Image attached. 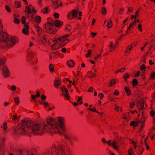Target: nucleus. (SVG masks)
Listing matches in <instances>:
<instances>
[{
  "mask_svg": "<svg viewBox=\"0 0 155 155\" xmlns=\"http://www.w3.org/2000/svg\"><path fill=\"white\" fill-rule=\"evenodd\" d=\"M75 64V63L72 60L67 61V64L68 66L70 67H74Z\"/></svg>",
  "mask_w": 155,
  "mask_h": 155,
  "instance_id": "18",
  "label": "nucleus"
},
{
  "mask_svg": "<svg viewBox=\"0 0 155 155\" xmlns=\"http://www.w3.org/2000/svg\"><path fill=\"white\" fill-rule=\"evenodd\" d=\"M5 9L8 12H11V9L9 6L8 5H6L5 6Z\"/></svg>",
  "mask_w": 155,
  "mask_h": 155,
  "instance_id": "50",
  "label": "nucleus"
},
{
  "mask_svg": "<svg viewBox=\"0 0 155 155\" xmlns=\"http://www.w3.org/2000/svg\"><path fill=\"white\" fill-rule=\"evenodd\" d=\"M35 54L34 52L31 51H29L27 53L28 61H31L32 64H34L38 62V59L36 57H34Z\"/></svg>",
  "mask_w": 155,
  "mask_h": 155,
  "instance_id": "7",
  "label": "nucleus"
},
{
  "mask_svg": "<svg viewBox=\"0 0 155 155\" xmlns=\"http://www.w3.org/2000/svg\"><path fill=\"white\" fill-rule=\"evenodd\" d=\"M124 89L125 92L129 96L131 95V93L129 88L126 87H125Z\"/></svg>",
  "mask_w": 155,
  "mask_h": 155,
  "instance_id": "27",
  "label": "nucleus"
},
{
  "mask_svg": "<svg viewBox=\"0 0 155 155\" xmlns=\"http://www.w3.org/2000/svg\"><path fill=\"white\" fill-rule=\"evenodd\" d=\"M61 83V80H58L55 81L54 82V85L55 87H57Z\"/></svg>",
  "mask_w": 155,
  "mask_h": 155,
  "instance_id": "22",
  "label": "nucleus"
},
{
  "mask_svg": "<svg viewBox=\"0 0 155 155\" xmlns=\"http://www.w3.org/2000/svg\"><path fill=\"white\" fill-rule=\"evenodd\" d=\"M2 27L3 25L1 21L0 20V35H1V34H3L4 33L2 32Z\"/></svg>",
  "mask_w": 155,
  "mask_h": 155,
  "instance_id": "46",
  "label": "nucleus"
},
{
  "mask_svg": "<svg viewBox=\"0 0 155 155\" xmlns=\"http://www.w3.org/2000/svg\"><path fill=\"white\" fill-rule=\"evenodd\" d=\"M5 61L4 58L0 59V65H3L5 62Z\"/></svg>",
  "mask_w": 155,
  "mask_h": 155,
  "instance_id": "42",
  "label": "nucleus"
},
{
  "mask_svg": "<svg viewBox=\"0 0 155 155\" xmlns=\"http://www.w3.org/2000/svg\"><path fill=\"white\" fill-rule=\"evenodd\" d=\"M87 110H91V111H93V112H96V113L100 114H103V113H100V112L98 111L96 109H94L93 108H88Z\"/></svg>",
  "mask_w": 155,
  "mask_h": 155,
  "instance_id": "40",
  "label": "nucleus"
},
{
  "mask_svg": "<svg viewBox=\"0 0 155 155\" xmlns=\"http://www.w3.org/2000/svg\"><path fill=\"white\" fill-rule=\"evenodd\" d=\"M71 13L72 15L73 16L72 18H76L77 17V12L76 10L75 9L73 10L71 12Z\"/></svg>",
  "mask_w": 155,
  "mask_h": 155,
  "instance_id": "23",
  "label": "nucleus"
},
{
  "mask_svg": "<svg viewBox=\"0 0 155 155\" xmlns=\"http://www.w3.org/2000/svg\"><path fill=\"white\" fill-rule=\"evenodd\" d=\"M133 152V150L132 148H130L128 150V155H132Z\"/></svg>",
  "mask_w": 155,
  "mask_h": 155,
  "instance_id": "44",
  "label": "nucleus"
},
{
  "mask_svg": "<svg viewBox=\"0 0 155 155\" xmlns=\"http://www.w3.org/2000/svg\"><path fill=\"white\" fill-rule=\"evenodd\" d=\"M104 95L103 93H100L98 94V97L100 99L102 100L104 97Z\"/></svg>",
  "mask_w": 155,
  "mask_h": 155,
  "instance_id": "56",
  "label": "nucleus"
},
{
  "mask_svg": "<svg viewBox=\"0 0 155 155\" xmlns=\"http://www.w3.org/2000/svg\"><path fill=\"white\" fill-rule=\"evenodd\" d=\"M58 1H56L54 2L53 7L54 9H56L59 8Z\"/></svg>",
  "mask_w": 155,
  "mask_h": 155,
  "instance_id": "19",
  "label": "nucleus"
},
{
  "mask_svg": "<svg viewBox=\"0 0 155 155\" xmlns=\"http://www.w3.org/2000/svg\"><path fill=\"white\" fill-rule=\"evenodd\" d=\"M146 68V66L144 64H143L140 67V71L144 70Z\"/></svg>",
  "mask_w": 155,
  "mask_h": 155,
  "instance_id": "48",
  "label": "nucleus"
},
{
  "mask_svg": "<svg viewBox=\"0 0 155 155\" xmlns=\"http://www.w3.org/2000/svg\"><path fill=\"white\" fill-rule=\"evenodd\" d=\"M116 83V81L114 79H113L110 81V83L108 85L109 87H111L113 85H114Z\"/></svg>",
  "mask_w": 155,
  "mask_h": 155,
  "instance_id": "32",
  "label": "nucleus"
},
{
  "mask_svg": "<svg viewBox=\"0 0 155 155\" xmlns=\"http://www.w3.org/2000/svg\"><path fill=\"white\" fill-rule=\"evenodd\" d=\"M66 29L68 31H70L72 29V27L70 24H68L66 26Z\"/></svg>",
  "mask_w": 155,
  "mask_h": 155,
  "instance_id": "41",
  "label": "nucleus"
},
{
  "mask_svg": "<svg viewBox=\"0 0 155 155\" xmlns=\"http://www.w3.org/2000/svg\"><path fill=\"white\" fill-rule=\"evenodd\" d=\"M61 90L62 91V92L63 93H65V94H67V93H68V90L65 87H64V88H62Z\"/></svg>",
  "mask_w": 155,
  "mask_h": 155,
  "instance_id": "47",
  "label": "nucleus"
},
{
  "mask_svg": "<svg viewBox=\"0 0 155 155\" xmlns=\"http://www.w3.org/2000/svg\"><path fill=\"white\" fill-rule=\"evenodd\" d=\"M41 12H42L44 14H47L48 13V9L47 7H45V8L41 9Z\"/></svg>",
  "mask_w": 155,
  "mask_h": 155,
  "instance_id": "29",
  "label": "nucleus"
},
{
  "mask_svg": "<svg viewBox=\"0 0 155 155\" xmlns=\"http://www.w3.org/2000/svg\"><path fill=\"white\" fill-rule=\"evenodd\" d=\"M106 9L104 7H102L101 10V13L103 15H105L106 14Z\"/></svg>",
  "mask_w": 155,
  "mask_h": 155,
  "instance_id": "37",
  "label": "nucleus"
},
{
  "mask_svg": "<svg viewBox=\"0 0 155 155\" xmlns=\"http://www.w3.org/2000/svg\"><path fill=\"white\" fill-rule=\"evenodd\" d=\"M36 11L35 9V8H34L32 7V12L29 13H27L28 15H27V17L28 18L30 21H31L33 20V17L34 15L36 13Z\"/></svg>",
  "mask_w": 155,
  "mask_h": 155,
  "instance_id": "14",
  "label": "nucleus"
},
{
  "mask_svg": "<svg viewBox=\"0 0 155 155\" xmlns=\"http://www.w3.org/2000/svg\"><path fill=\"white\" fill-rule=\"evenodd\" d=\"M133 44H131L128 45L126 48L125 52L124 53V55L125 56L127 55L130 51L134 48Z\"/></svg>",
  "mask_w": 155,
  "mask_h": 155,
  "instance_id": "13",
  "label": "nucleus"
},
{
  "mask_svg": "<svg viewBox=\"0 0 155 155\" xmlns=\"http://www.w3.org/2000/svg\"><path fill=\"white\" fill-rule=\"evenodd\" d=\"M64 95L65 96V97L66 99L67 100H69L70 99V97L69 96L68 93L65 94H64Z\"/></svg>",
  "mask_w": 155,
  "mask_h": 155,
  "instance_id": "63",
  "label": "nucleus"
},
{
  "mask_svg": "<svg viewBox=\"0 0 155 155\" xmlns=\"http://www.w3.org/2000/svg\"><path fill=\"white\" fill-rule=\"evenodd\" d=\"M65 138L68 140L72 145H73V141H77L78 140V138L76 136L72 135L70 137L68 134H64Z\"/></svg>",
  "mask_w": 155,
  "mask_h": 155,
  "instance_id": "8",
  "label": "nucleus"
},
{
  "mask_svg": "<svg viewBox=\"0 0 155 155\" xmlns=\"http://www.w3.org/2000/svg\"><path fill=\"white\" fill-rule=\"evenodd\" d=\"M2 72L3 76L5 77H8L10 75V72L7 67L4 66L2 70Z\"/></svg>",
  "mask_w": 155,
  "mask_h": 155,
  "instance_id": "10",
  "label": "nucleus"
},
{
  "mask_svg": "<svg viewBox=\"0 0 155 155\" xmlns=\"http://www.w3.org/2000/svg\"><path fill=\"white\" fill-rule=\"evenodd\" d=\"M44 123L41 124L35 123L32 121H27L24 120L21 122V125L20 128L18 129V132L21 134H27L28 132H32L37 135H41L45 131L50 133V129Z\"/></svg>",
  "mask_w": 155,
  "mask_h": 155,
  "instance_id": "1",
  "label": "nucleus"
},
{
  "mask_svg": "<svg viewBox=\"0 0 155 155\" xmlns=\"http://www.w3.org/2000/svg\"><path fill=\"white\" fill-rule=\"evenodd\" d=\"M69 34H67L62 37L58 38L57 41H60L62 42V44H63L62 45L64 46V45L66 44L68 41V40L65 39L69 37Z\"/></svg>",
  "mask_w": 155,
  "mask_h": 155,
  "instance_id": "9",
  "label": "nucleus"
},
{
  "mask_svg": "<svg viewBox=\"0 0 155 155\" xmlns=\"http://www.w3.org/2000/svg\"><path fill=\"white\" fill-rule=\"evenodd\" d=\"M45 29L46 31L51 34H55L57 32V30L53 24L50 22L45 24Z\"/></svg>",
  "mask_w": 155,
  "mask_h": 155,
  "instance_id": "6",
  "label": "nucleus"
},
{
  "mask_svg": "<svg viewBox=\"0 0 155 155\" xmlns=\"http://www.w3.org/2000/svg\"><path fill=\"white\" fill-rule=\"evenodd\" d=\"M91 50H89L87 51V54L86 55V57L87 58L88 57L90 56L91 54Z\"/></svg>",
  "mask_w": 155,
  "mask_h": 155,
  "instance_id": "58",
  "label": "nucleus"
},
{
  "mask_svg": "<svg viewBox=\"0 0 155 155\" xmlns=\"http://www.w3.org/2000/svg\"><path fill=\"white\" fill-rule=\"evenodd\" d=\"M130 76V75L128 73H126V74L125 75H124L123 76V78L124 79L125 81H127L126 79L127 78H128Z\"/></svg>",
  "mask_w": 155,
  "mask_h": 155,
  "instance_id": "38",
  "label": "nucleus"
},
{
  "mask_svg": "<svg viewBox=\"0 0 155 155\" xmlns=\"http://www.w3.org/2000/svg\"><path fill=\"white\" fill-rule=\"evenodd\" d=\"M71 12H69L67 15V17L69 19H71V18H72V17H71Z\"/></svg>",
  "mask_w": 155,
  "mask_h": 155,
  "instance_id": "60",
  "label": "nucleus"
},
{
  "mask_svg": "<svg viewBox=\"0 0 155 155\" xmlns=\"http://www.w3.org/2000/svg\"><path fill=\"white\" fill-rule=\"evenodd\" d=\"M45 29L46 31L51 34H55L57 32V30L53 24L50 22L45 24Z\"/></svg>",
  "mask_w": 155,
  "mask_h": 155,
  "instance_id": "5",
  "label": "nucleus"
},
{
  "mask_svg": "<svg viewBox=\"0 0 155 155\" xmlns=\"http://www.w3.org/2000/svg\"><path fill=\"white\" fill-rule=\"evenodd\" d=\"M63 25V23L62 21H61L59 20H56L54 23V26L58 27L61 26H62Z\"/></svg>",
  "mask_w": 155,
  "mask_h": 155,
  "instance_id": "16",
  "label": "nucleus"
},
{
  "mask_svg": "<svg viewBox=\"0 0 155 155\" xmlns=\"http://www.w3.org/2000/svg\"><path fill=\"white\" fill-rule=\"evenodd\" d=\"M140 73V72L139 71H137V73L135 74L134 76L135 77H138Z\"/></svg>",
  "mask_w": 155,
  "mask_h": 155,
  "instance_id": "61",
  "label": "nucleus"
},
{
  "mask_svg": "<svg viewBox=\"0 0 155 155\" xmlns=\"http://www.w3.org/2000/svg\"><path fill=\"white\" fill-rule=\"evenodd\" d=\"M125 68H122L118 69L115 71L114 73L115 74H117L120 72H123L125 70Z\"/></svg>",
  "mask_w": 155,
  "mask_h": 155,
  "instance_id": "34",
  "label": "nucleus"
},
{
  "mask_svg": "<svg viewBox=\"0 0 155 155\" xmlns=\"http://www.w3.org/2000/svg\"><path fill=\"white\" fill-rule=\"evenodd\" d=\"M139 13L138 10L136 11L135 12V17H134V19H136L137 18H138L139 17Z\"/></svg>",
  "mask_w": 155,
  "mask_h": 155,
  "instance_id": "49",
  "label": "nucleus"
},
{
  "mask_svg": "<svg viewBox=\"0 0 155 155\" xmlns=\"http://www.w3.org/2000/svg\"><path fill=\"white\" fill-rule=\"evenodd\" d=\"M141 22L138 25V30H139V31L140 32H141L142 31V25H141Z\"/></svg>",
  "mask_w": 155,
  "mask_h": 155,
  "instance_id": "52",
  "label": "nucleus"
},
{
  "mask_svg": "<svg viewBox=\"0 0 155 155\" xmlns=\"http://www.w3.org/2000/svg\"><path fill=\"white\" fill-rule=\"evenodd\" d=\"M139 147H140V150H139V151L140 152V155L141 154H142V152H143V151L144 150V148L142 147V146H139Z\"/></svg>",
  "mask_w": 155,
  "mask_h": 155,
  "instance_id": "55",
  "label": "nucleus"
},
{
  "mask_svg": "<svg viewBox=\"0 0 155 155\" xmlns=\"http://www.w3.org/2000/svg\"><path fill=\"white\" fill-rule=\"evenodd\" d=\"M14 22L15 23L18 24L20 23V21L18 18H15L14 20Z\"/></svg>",
  "mask_w": 155,
  "mask_h": 155,
  "instance_id": "53",
  "label": "nucleus"
},
{
  "mask_svg": "<svg viewBox=\"0 0 155 155\" xmlns=\"http://www.w3.org/2000/svg\"><path fill=\"white\" fill-rule=\"evenodd\" d=\"M35 29L38 33H40L41 32L42 29L38 26H36Z\"/></svg>",
  "mask_w": 155,
  "mask_h": 155,
  "instance_id": "39",
  "label": "nucleus"
},
{
  "mask_svg": "<svg viewBox=\"0 0 155 155\" xmlns=\"http://www.w3.org/2000/svg\"><path fill=\"white\" fill-rule=\"evenodd\" d=\"M41 18L39 16H38L36 17L35 19V22H37L38 23H39L41 21Z\"/></svg>",
  "mask_w": 155,
  "mask_h": 155,
  "instance_id": "25",
  "label": "nucleus"
},
{
  "mask_svg": "<svg viewBox=\"0 0 155 155\" xmlns=\"http://www.w3.org/2000/svg\"><path fill=\"white\" fill-rule=\"evenodd\" d=\"M150 114L152 117L155 116V112L153 110H151L150 112Z\"/></svg>",
  "mask_w": 155,
  "mask_h": 155,
  "instance_id": "59",
  "label": "nucleus"
},
{
  "mask_svg": "<svg viewBox=\"0 0 155 155\" xmlns=\"http://www.w3.org/2000/svg\"><path fill=\"white\" fill-rule=\"evenodd\" d=\"M146 120V119L144 116H143L140 120L139 122L141 123V129H142L144 126L145 122Z\"/></svg>",
  "mask_w": 155,
  "mask_h": 155,
  "instance_id": "15",
  "label": "nucleus"
},
{
  "mask_svg": "<svg viewBox=\"0 0 155 155\" xmlns=\"http://www.w3.org/2000/svg\"><path fill=\"white\" fill-rule=\"evenodd\" d=\"M28 29L27 28H23L22 31V32L25 35H28L29 34Z\"/></svg>",
  "mask_w": 155,
  "mask_h": 155,
  "instance_id": "28",
  "label": "nucleus"
},
{
  "mask_svg": "<svg viewBox=\"0 0 155 155\" xmlns=\"http://www.w3.org/2000/svg\"><path fill=\"white\" fill-rule=\"evenodd\" d=\"M22 155H35L33 154H29L28 151L25 150H22Z\"/></svg>",
  "mask_w": 155,
  "mask_h": 155,
  "instance_id": "26",
  "label": "nucleus"
},
{
  "mask_svg": "<svg viewBox=\"0 0 155 155\" xmlns=\"http://www.w3.org/2000/svg\"><path fill=\"white\" fill-rule=\"evenodd\" d=\"M150 78L153 80L155 78V72L152 71L150 74Z\"/></svg>",
  "mask_w": 155,
  "mask_h": 155,
  "instance_id": "36",
  "label": "nucleus"
},
{
  "mask_svg": "<svg viewBox=\"0 0 155 155\" xmlns=\"http://www.w3.org/2000/svg\"><path fill=\"white\" fill-rule=\"evenodd\" d=\"M80 101H80L79 104H81L83 103V102L82 101V97L81 96H79L78 97V100L77 101V103H78Z\"/></svg>",
  "mask_w": 155,
  "mask_h": 155,
  "instance_id": "51",
  "label": "nucleus"
},
{
  "mask_svg": "<svg viewBox=\"0 0 155 155\" xmlns=\"http://www.w3.org/2000/svg\"><path fill=\"white\" fill-rule=\"evenodd\" d=\"M58 120L59 125L55 122L52 118H50L47 120L48 124V127L50 129L49 132L52 133H58L59 135L61 134L60 130V128L64 131H66V128L64 125V119L61 117H58Z\"/></svg>",
  "mask_w": 155,
  "mask_h": 155,
  "instance_id": "2",
  "label": "nucleus"
},
{
  "mask_svg": "<svg viewBox=\"0 0 155 155\" xmlns=\"http://www.w3.org/2000/svg\"><path fill=\"white\" fill-rule=\"evenodd\" d=\"M119 94V92L118 90H115V91L114 92V94L115 95L118 96Z\"/></svg>",
  "mask_w": 155,
  "mask_h": 155,
  "instance_id": "57",
  "label": "nucleus"
},
{
  "mask_svg": "<svg viewBox=\"0 0 155 155\" xmlns=\"http://www.w3.org/2000/svg\"><path fill=\"white\" fill-rule=\"evenodd\" d=\"M57 38L55 39V41L56 43H54L53 45L51 46V48L54 49H56L58 48H60V46H63L62 45H63V44H62V42H60V41H57Z\"/></svg>",
  "mask_w": 155,
  "mask_h": 155,
  "instance_id": "12",
  "label": "nucleus"
},
{
  "mask_svg": "<svg viewBox=\"0 0 155 155\" xmlns=\"http://www.w3.org/2000/svg\"><path fill=\"white\" fill-rule=\"evenodd\" d=\"M7 34L4 32L0 35V47L4 48L6 46L8 48H12L18 42L19 39L15 36H11L10 40Z\"/></svg>",
  "mask_w": 155,
  "mask_h": 155,
  "instance_id": "3",
  "label": "nucleus"
},
{
  "mask_svg": "<svg viewBox=\"0 0 155 155\" xmlns=\"http://www.w3.org/2000/svg\"><path fill=\"white\" fill-rule=\"evenodd\" d=\"M138 121H132L130 124V125L131 126H133L134 127H136L138 125Z\"/></svg>",
  "mask_w": 155,
  "mask_h": 155,
  "instance_id": "21",
  "label": "nucleus"
},
{
  "mask_svg": "<svg viewBox=\"0 0 155 155\" xmlns=\"http://www.w3.org/2000/svg\"><path fill=\"white\" fill-rule=\"evenodd\" d=\"M106 21H105L104 23H105ZM107 27L108 28H110L112 25V23L111 21V20L110 19H108L107 21Z\"/></svg>",
  "mask_w": 155,
  "mask_h": 155,
  "instance_id": "17",
  "label": "nucleus"
},
{
  "mask_svg": "<svg viewBox=\"0 0 155 155\" xmlns=\"http://www.w3.org/2000/svg\"><path fill=\"white\" fill-rule=\"evenodd\" d=\"M26 17L25 16H23L21 19V21L23 24H24L26 22Z\"/></svg>",
  "mask_w": 155,
  "mask_h": 155,
  "instance_id": "45",
  "label": "nucleus"
},
{
  "mask_svg": "<svg viewBox=\"0 0 155 155\" xmlns=\"http://www.w3.org/2000/svg\"><path fill=\"white\" fill-rule=\"evenodd\" d=\"M49 69L51 72H54V65L53 64H49Z\"/></svg>",
  "mask_w": 155,
  "mask_h": 155,
  "instance_id": "31",
  "label": "nucleus"
},
{
  "mask_svg": "<svg viewBox=\"0 0 155 155\" xmlns=\"http://www.w3.org/2000/svg\"><path fill=\"white\" fill-rule=\"evenodd\" d=\"M78 81V78L76 77L73 80V83L72 84L73 85H74V84L75 83L77 82Z\"/></svg>",
  "mask_w": 155,
  "mask_h": 155,
  "instance_id": "62",
  "label": "nucleus"
},
{
  "mask_svg": "<svg viewBox=\"0 0 155 155\" xmlns=\"http://www.w3.org/2000/svg\"><path fill=\"white\" fill-rule=\"evenodd\" d=\"M24 28H27L29 29V26L28 25V23H25L24 24Z\"/></svg>",
  "mask_w": 155,
  "mask_h": 155,
  "instance_id": "64",
  "label": "nucleus"
},
{
  "mask_svg": "<svg viewBox=\"0 0 155 155\" xmlns=\"http://www.w3.org/2000/svg\"><path fill=\"white\" fill-rule=\"evenodd\" d=\"M52 150H54L57 153V155H71V151L68 150L64 152V148L62 146H60L58 150L56 147H54L52 148Z\"/></svg>",
  "mask_w": 155,
  "mask_h": 155,
  "instance_id": "4",
  "label": "nucleus"
},
{
  "mask_svg": "<svg viewBox=\"0 0 155 155\" xmlns=\"http://www.w3.org/2000/svg\"><path fill=\"white\" fill-rule=\"evenodd\" d=\"M108 146H112L116 150H117L118 148L116 145L117 143L116 140H114L111 142V140H109L106 142Z\"/></svg>",
  "mask_w": 155,
  "mask_h": 155,
  "instance_id": "11",
  "label": "nucleus"
},
{
  "mask_svg": "<svg viewBox=\"0 0 155 155\" xmlns=\"http://www.w3.org/2000/svg\"><path fill=\"white\" fill-rule=\"evenodd\" d=\"M14 102L17 104H19L20 101L18 97H17L15 98Z\"/></svg>",
  "mask_w": 155,
  "mask_h": 155,
  "instance_id": "43",
  "label": "nucleus"
},
{
  "mask_svg": "<svg viewBox=\"0 0 155 155\" xmlns=\"http://www.w3.org/2000/svg\"><path fill=\"white\" fill-rule=\"evenodd\" d=\"M115 110L116 111H120V112H122V108L118 105H117L116 104H115Z\"/></svg>",
  "mask_w": 155,
  "mask_h": 155,
  "instance_id": "24",
  "label": "nucleus"
},
{
  "mask_svg": "<svg viewBox=\"0 0 155 155\" xmlns=\"http://www.w3.org/2000/svg\"><path fill=\"white\" fill-rule=\"evenodd\" d=\"M21 6V4L20 2H17L16 1L15 2V8H20Z\"/></svg>",
  "mask_w": 155,
  "mask_h": 155,
  "instance_id": "33",
  "label": "nucleus"
},
{
  "mask_svg": "<svg viewBox=\"0 0 155 155\" xmlns=\"http://www.w3.org/2000/svg\"><path fill=\"white\" fill-rule=\"evenodd\" d=\"M132 83L133 86L135 87L138 84V82L136 79H134L132 81Z\"/></svg>",
  "mask_w": 155,
  "mask_h": 155,
  "instance_id": "30",
  "label": "nucleus"
},
{
  "mask_svg": "<svg viewBox=\"0 0 155 155\" xmlns=\"http://www.w3.org/2000/svg\"><path fill=\"white\" fill-rule=\"evenodd\" d=\"M31 5H30L29 6H26L25 7V12L27 13H29L32 12L31 10Z\"/></svg>",
  "mask_w": 155,
  "mask_h": 155,
  "instance_id": "20",
  "label": "nucleus"
},
{
  "mask_svg": "<svg viewBox=\"0 0 155 155\" xmlns=\"http://www.w3.org/2000/svg\"><path fill=\"white\" fill-rule=\"evenodd\" d=\"M1 128H3L4 130H6L7 128V123L6 122H4L3 124V126L1 127Z\"/></svg>",
  "mask_w": 155,
  "mask_h": 155,
  "instance_id": "35",
  "label": "nucleus"
},
{
  "mask_svg": "<svg viewBox=\"0 0 155 155\" xmlns=\"http://www.w3.org/2000/svg\"><path fill=\"white\" fill-rule=\"evenodd\" d=\"M54 18H55L57 19L59 18V15L58 13L55 12L54 14L53 15Z\"/></svg>",
  "mask_w": 155,
  "mask_h": 155,
  "instance_id": "54",
  "label": "nucleus"
}]
</instances>
